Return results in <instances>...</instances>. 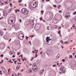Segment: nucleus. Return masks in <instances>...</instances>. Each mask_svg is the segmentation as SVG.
Masks as SVG:
<instances>
[{
    "mask_svg": "<svg viewBox=\"0 0 76 76\" xmlns=\"http://www.w3.org/2000/svg\"><path fill=\"white\" fill-rule=\"evenodd\" d=\"M4 2H2L1 3H0V6H3V5H4Z\"/></svg>",
    "mask_w": 76,
    "mask_h": 76,
    "instance_id": "14",
    "label": "nucleus"
},
{
    "mask_svg": "<svg viewBox=\"0 0 76 76\" xmlns=\"http://www.w3.org/2000/svg\"><path fill=\"white\" fill-rule=\"evenodd\" d=\"M20 66H18L16 67V69H17V70H19V69H20Z\"/></svg>",
    "mask_w": 76,
    "mask_h": 76,
    "instance_id": "11",
    "label": "nucleus"
},
{
    "mask_svg": "<svg viewBox=\"0 0 76 76\" xmlns=\"http://www.w3.org/2000/svg\"><path fill=\"white\" fill-rule=\"evenodd\" d=\"M20 54V52H19V53L18 52L17 53V54H18V56H19V54Z\"/></svg>",
    "mask_w": 76,
    "mask_h": 76,
    "instance_id": "33",
    "label": "nucleus"
},
{
    "mask_svg": "<svg viewBox=\"0 0 76 76\" xmlns=\"http://www.w3.org/2000/svg\"><path fill=\"white\" fill-rule=\"evenodd\" d=\"M8 23L9 24H10V25H12V24H13V23H15V22L9 19L8 20Z\"/></svg>",
    "mask_w": 76,
    "mask_h": 76,
    "instance_id": "6",
    "label": "nucleus"
},
{
    "mask_svg": "<svg viewBox=\"0 0 76 76\" xmlns=\"http://www.w3.org/2000/svg\"><path fill=\"white\" fill-rule=\"evenodd\" d=\"M12 40V39H10L9 40V42H10V41Z\"/></svg>",
    "mask_w": 76,
    "mask_h": 76,
    "instance_id": "42",
    "label": "nucleus"
},
{
    "mask_svg": "<svg viewBox=\"0 0 76 76\" xmlns=\"http://www.w3.org/2000/svg\"><path fill=\"white\" fill-rule=\"evenodd\" d=\"M55 67H56V66H56V64H55V65H53V67H55Z\"/></svg>",
    "mask_w": 76,
    "mask_h": 76,
    "instance_id": "36",
    "label": "nucleus"
},
{
    "mask_svg": "<svg viewBox=\"0 0 76 76\" xmlns=\"http://www.w3.org/2000/svg\"><path fill=\"white\" fill-rule=\"evenodd\" d=\"M42 17L40 18V20H42Z\"/></svg>",
    "mask_w": 76,
    "mask_h": 76,
    "instance_id": "45",
    "label": "nucleus"
},
{
    "mask_svg": "<svg viewBox=\"0 0 76 76\" xmlns=\"http://www.w3.org/2000/svg\"><path fill=\"white\" fill-rule=\"evenodd\" d=\"M13 52H14L13 51V50H10V55L11 56V53H12Z\"/></svg>",
    "mask_w": 76,
    "mask_h": 76,
    "instance_id": "19",
    "label": "nucleus"
},
{
    "mask_svg": "<svg viewBox=\"0 0 76 76\" xmlns=\"http://www.w3.org/2000/svg\"><path fill=\"white\" fill-rule=\"evenodd\" d=\"M35 56H35V57H34L35 58H37L38 57V55H37V54L35 55Z\"/></svg>",
    "mask_w": 76,
    "mask_h": 76,
    "instance_id": "29",
    "label": "nucleus"
},
{
    "mask_svg": "<svg viewBox=\"0 0 76 76\" xmlns=\"http://www.w3.org/2000/svg\"><path fill=\"white\" fill-rule=\"evenodd\" d=\"M3 72H4V74L6 75V71H3Z\"/></svg>",
    "mask_w": 76,
    "mask_h": 76,
    "instance_id": "25",
    "label": "nucleus"
},
{
    "mask_svg": "<svg viewBox=\"0 0 76 76\" xmlns=\"http://www.w3.org/2000/svg\"><path fill=\"white\" fill-rule=\"evenodd\" d=\"M6 59L7 60H9V58H7V57H6Z\"/></svg>",
    "mask_w": 76,
    "mask_h": 76,
    "instance_id": "52",
    "label": "nucleus"
},
{
    "mask_svg": "<svg viewBox=\"0 0 76 76\" xmlns=\"http://www.w3.org/2000/svg\"><path fill=\"white\" fill-rule=\"evenodd\" d=\"M29 42L30 44V45H31V41H29Z\"/></svg>",
    "mask_w": 76,
    "mask_h": 76,
    "instance_id": "54",
    "label": "nucleus"
},
{
    "mask_svg": "<svg viewBox=\"0 0 76 76\" xmlns=\"http://www.w3.org/2000/svg\"><path fill=\"white\" fill-rule=\"evenodd\" d=\"M73 58V57H72V55H70L69 56V58Z\"/></svg>",
    "mask_w": 76,
    "mask_h": 76,
    "instance_id": "23",
    "label": "nucleus"
},
{
    "mask_svg": "<svg viewBox=\"0 0 76 76\" xmlns=\"http://www.w3.org/2000/svg\"><path fill=\"white\" fill-rule=\"evenodd\" d=\"M41 12L42 13V15H43V14L44 13V11H41Z\"/></svg>",
    "mask_w": 76,
    "mask_h": 76,
    "instance_id": "32",
    "label": "nucleus"
},
{
    "mask_svg": "<svg viewBox=\"0 0 76 76\" xmlns=\"http://www.w3.org/2000/svg\"><path fill=\"white\" fill-rule=\"evenodd\" d=\"M10 6H12V4H11V3H10Z\"/></svg>",
    "mask_w": 76,
    "mask_h": 76,
    "instance_id": "58",
    "label": "nucleus"
},
{
    "mask_svg": "<svg viewBox=\"0 0 76 76\" xmlns=\"http://www.w3.org/2000/svg\"><path fill=\"white\" fill-rule=\"evenodd\" d=\"M61 69H61V68H60V70H61V72H62V71H61Z\"/></svg>",
    "mask_w": 76,
    "mask_h": 76,
    "instance_id": "55",
    "label": "nucleus"
},
{
    "mask_svg": "<svg viewBox=\"0 0 76 76\" xmlns=\"http://www.w3.org/2000/svg\"><path fill=\"white\" fill-rule=\"evenodd\" d=\"M28 72L29 73H32V69H31V68H29L28 69Z\"/></svg>",
    "mask_w": 76,
    "mask_h": 76,
    "instance_id": "10",
    "label": "nucleus"
},
{
    "mask_svg": "<svg viewBox=\"0 0 76 76\" xmlns=\"http://www.w3.org/2000/svg\"><path fill=\"white\" fill-rule=\"evenodd\" d=\"M21 1H22V0H20V1H19V2H21Z\"/></svg>",
    "mask_w": 76,
    "mask_h": 76,
    "instance_id": "63",
    "label": "nucleus"
},
{
    "mask_svg": "<svg viewBox=\"0 0 76 76\" xmlns=\"http://www.w3.org/2000/svg\"><path fill=\"white\" fill-rule=\"evenodd\" d=\"M22 56H23V55H21V56H20V57H21V58H23V57H22Z\"/></svg>",
    "mask_w": 76,
    "mask_h": 76,
    "instance_id": "51",
    "label": "nucleus"
},
{
    "mask_svg": "<svg viewBox=\"0 0 76 76\" xmlns=\"http://www.w3.org/2000/svg\"><path fill=\"white\" fill-rule=\"evenodd\" d=\"M49 42V40H48V42H47V40H46V44H48Z\"/></svg>",
    "mask_w": 76,
    "mask_h": 76,
    "instance_id": "30",
    "label": "nucleus"
},
{
    "mask_svg": "<svg viewBox=\"0 0 76 76\" xmlns=\"http://www.w3.org/2000/svg\"><path fill=\"white\" fill-rule=\"evenodd\" d=\"M31 5L32 7L35 8L38 6V2L33 1L31 2Z\"/></svg>",
    "mask_w": 76,
    "mask_h": 76,
    "instance_id": "2",
    "label": "nucleus"
},
{
    "mask_svg": "<svg viewBox=\"0 0 76 76\" xmlns=\"http://www.w3.org/2000/svg\"><path fill=\"white\" fill-rule=\"evenodd\" d=\"M2 71L3 72H4V71H6V69H5L4 70H3Z\"/></svg>",
    "mask_w": 76,
    "mask_h": 76,
    "instance_id": "57",
    "label": "nucleus"
},
{
    "mask_svg": "<svg viewBox=\"0 0 76 76\" xmlns=\"http://www.w3.org/2000/svg\"><path fill=\"white\" fill-rule=\"evenodd\" d=\"M50 0H46V1L47 2V1H50Z\"/></svg>",
    "mask_w": 76,
    "mask_h": 76,
    "instance_id": "48",
    "label": "nucleus"
},
{
    "mask_svg": "<svg viewBox=\"0 0 76 76\" xmlns=\"http://www.w3.org/2000/svg\"><path fill=\"white\" fill-rule=\"evenodd\" d=\"M64 68H65V67H64V66H63V67L61 69V71L62 72H63V69H64Z\"/></svg>",
    "mask_w": 76,
    "mask_h": 76,
    "instance_id": "20",
    "label": "nucleus"
},
{
    "mask_svg": "<svg viewBox=\"0 0 76 76\" xmlns=\"http://www.w3.org/2000/svg\"><path fill=\"white\" fill-rule=\"evenodd\" d=\"M74 19L75 21H76V16L75 18H74Z\"/></svg>",
    "mask_w": 76,
    "mask_h": 76,
    "instance_id": "50",
    "label": "nucleus"
},
{
    "mask_svg": "<svg viewBox=\"0 0 76 76\" xmlns=\"http://www.w3.org/2000/svg\"><path fill=\"white\" fill-rule=\"evenodd\" d=\"M18 37L20 39H23L24 38V35L22 33H20L18 35Z\"/></svg>",
    "mask_w": 76,
    "mask_h": 76,
    "instance_id": "3",
    "label": "nucleus"
},
{
    "mask_svg": "<svg viewBox=\"0 0 76 76\" xmlns=\"http://www.w3.org/2000/svg\"><path fill=\"white\" fill-rule=\"evenodd\" d=\"M19 21L20 22H22V20H21V19H20Z\"/></svg>",
    "mask_w": 76,
    "mask_h": 76,
    "instance_id": "56",
    "label": "nucleus"
},
{
    "mask_svg": "<svg viewBox=\"0 0 76 76\" xmlns=\"http://www.w3.org/2000/svg\"><path fill=\"white\" fill-rule=\"evenodd\" d=\"M31 38H32V37H34V35H31Z\"/></svg>",
    "mask_w": 76,
    "mask_h": 76,
    "instance_id": "46",
    "label": "nucleus"
},
{
    "mask_svg": "<svg viewBox=\"0 0 76 76\" xmlns=\"http://www.w3.org/2000/svg\"><path fill=\"white\" fill-rule=\"evenodd\" d=\"M60 32H61V31L60 30L59 31H58V33L59 34H60Z\"/></svg>",
    "mask_w": 76,
    "mask_h": 76,
    "instance_id": "34",
    "label": "nucleus"
},
{
    "mask_svg": "<svg viewBox=\"0 0 76 76\" xmlns=\"http://www.w3.org/2000/svg\"><path fill=\"white\" fill-rule=\"evenodd\" d=\"M12 9H13V8H12L11 10L9 11V13H11V12L12 11Z\"/></svg>",
    "mask_w": 76,
    "mask_h": 76,
    "instance_id": "21",
    "label": "nucleus"
},
{
    "mask_svg": "<svg viewBox=\"0 0 76 76\" xmlns=\"http://www.w3.org/2000/svg\"><path fill=\"white\" fill-rule=\"evenodd\" d=\"M21 12L22 13H23L24 15H28L29 13V11H28L26 8H25L22 9Z\"/></svg>",
    "mask_w": 76,
    "mask_h": 76,
    "instance_id": "1",
    "label": "nucleus"
},
{
    "mask_svg": "<svg viewBox=\"0 0 76 76\" xmlns=\"http://www.w3.org/2000/svg\"><path fill=\"white\" fill-rule=\"evenodd\" d=\"M26 39H28V38H29V37H27L26 36Z\"/></svg>",
    "mask_w": 76,
    "mask_h": 76,
    "instance_id": "37",
    "label": "nucleus"
},
{
    "mask_svg": "<svg viewBox=\"0 0 76 76\" xmlns=\"http://www.w3.org/2000/svg\"><path fill=\"white\" fill-rule=\"evenodd\" d=\"M15 29L16 30H18V29H19V27H17L15 28Z\"/></svg>",
    "mask_w": 76,
    "mask_h": 76,
    "instance_id": "17",
    "label": "nucleus"
},
{
    "mask_svg": "<svg viewBox=\"0 0 76 76\" xmlns=\"http://www.w3.org/2000/svg\"><path fill=\"white\" fill-rule=\"evenodd\" d=\"M75 58H76V55H75Z\"/></svg>",
    "mask_w": 76,
    "mask_h": 76,
    "instance_id": "64",
    "label": "nucleus"
},
{
    "mask_svg": "<svg viewBox=\"0 0 76 76\" xmlns=\"http://www.w3.org/2000/svg\"><path fill=\"white\" fill-rule=\"evenodd\" d=\"M3 56H4V55H3V54H2V55H1L0 56L1 57H3Z\"/></svg>",
    "mask_w": 76,
    "mask_h": 76,
    "instance_id": "27",
    "label": "nucleus"
},
{
    "mask_svg": "<svg viewBox=\"0 0 76 76\" xmlns=\"http://www.w3.org/2000/svg\"><path fill=\"white\" fill-rule=\"evenodd\" d=\"M3 17H2L1 18H0V20H1V19H3Z\"/></svg>",
    "mask_w": 76,
    "mask_h": 76,
    "instance_id": "43",
    "label": "nucleus"
},
{
    "mask_svg": "<svg viewBox=\"0 0 76 76\" xmlns=\"http://www.w3.org/2000/svg\"><path fill=\"white\" fill-rule=\"evenodd\" d=\"M62 61H63V62H65V60L64 59H62Z\"/></svg>",
    "mask_w": 76,
    "mask_h": 76,
    "instance_id": "35",
    "label": "nucleus"
},
{
    "mask_svg": "<svg viewBox=\"0 0 76 76\" xmlns=\"http://www.w3.org/2000/svg\"><path fill=\"white\" fill-rule=\"evenodd\" d=\"M0 36H1V37H2L3 36V33L1 31H0Z\"/></svg>",
    "mask_w": 76,
    "mask_h": 76,
    "instance_id": "9",
    "label": "nucleus"
},
{
    "mask_svg": "<svg viewBox=\"0 0 76 76\" xmlns=\"http://www.w3.org/2000/svg\"><path fill=\"white\" fill-rule=\"evenodd\" d=\"M36 29H37V31H38V30H39V28L38 27H37L36 28Z\"/></svg>",
    "mask_w": 76,
    "mask_h": 76,
    "instance_id": "24",
    "label": "nucleus"
},
{
    "mask_svg": "<svg viewBox=\"0 0 76 76\" xmlns=\"http://www.w3.org/2000/svg\"><path fill=\"white\" fill-rule=\"evenodd\" d=\"M4 3V1H3V0H1L0 1V3Z\"/></svg>",
    "mask_w": 76,
    "mask_h": 76,
    "instance_id": "16",
    "label": "nucleus"
},
{
    "mask_svg": "<svg viewBox=\"0 0 76 76\" xmlns=\"http://www.w3.org/2000/svg\"><path fill=\"white\" fill-rule=\"evenodd\" d=\"M5 3H6L7 4H8L7 2H4Z\"/></svg>",
    "mask_w": 76,
    "mask_h": 76,
    "instance_id": "53",
    "label": "nucleus"
},
{
    "mask_svg": "<svg viewBox=\"0 0 76 76\" xmlns=\"http://www.w3.org/2000/svg\"><path fill=\"white\" fill-rule=\"evenodd\" d=\"M19 75H21V74L18 73V76H19Z\"/></svg>",
    "mask_w": 76,
    "mask_h": 76,
    "instance_id": "40",
    "label": "nucleus"
},
{
    "mask_svg": "<svg viewBox=\"0 0 76 76\" xmlns=\"http://www.w3.org/2000/svg\"><path fill=\"white\" fill-rule=\"evenodd\" d=\"M15 10V13H17L18 12V11L16 10Z\"/></svg>",
    "mask_w": 76,
    "mask_h": 76,
    "instance_id": "61",
    "label": "nucleus"
},
{
    "mask_svg": "<svg viewBox=\"0 0 76 76\" xmlns=\"http://www.w3.org/2000/svg\"><path fill=\"white\" fill-rule=\"evenodd\" d=\"M11 1H12V0H7V2L9 3H11Z\"/></svg>",
    "mask_w": 76,
    "mask_h": 76,
    "instance_id": "18",
    "label": "nucleus"
},
{
    "mask_svg": "<svg viewBox=\"0 0 76 76\" xmlns=\"http://www.w3.org/2000/svg\"><path fill=\"white\" fill-rule=\"evenodd\" d=\"M73 15H76V12L75 11L74 12V13H73Z\"/></svg>",
    "mask_w": 76,
    "mask_h": 76,
    "instance_id": "28",
    "label": "nucleus"
},
{
    "mask_svg": "<svg viewBox=\"0 0 76 76\" xmlns=\"http://www.w3.org/2000/svg\"><path fill=\"white\" fill-rule=\"evenodd\" d=\"M1 69H2V71H3L4 70H5V68H4V67H2Z\"/></svg>",
    "mask_w": 76,
    "mask_h": 76,
    "instance_id": "22",
    "label": "nucleus"
},
{
    "mask_svg": "<svg viewBox=\"0 0 76 76\" xmlns=\"http://www.w3.org/2000/svg\"><path fill=\"white\" fill-rule=\"evenodd\" d=\"M3 13L4 16H7V12L5 11H3Z\"/></svg>",
    "mask_w": 76,
    "mask_h": 76,
    "instance_id": "8",
    "label": "nucleus"
},
{
    "mask_svg": "<svg viewBox=\"0 0 76 76\" xmlns=\"http://www.w3.org/2000/svg\"><path fill=\"white\" fill-rule=\"evenodd\" d=\"M65 18H66V20H68V19H69V18H70V13H67L65 15Z\"/></svg>",
    "mask_w": 76,
    "mask_h": 76,
    "instance_id": "5",
    "label": "nucleus"
},
{
    "mask_svg": "<svg viewBox=\"0 0 76 76\" xmlns=\"http://www.w3.org/2000/svg\"><path fill=\"white\" fill-rule=\"evenodd\" d=\"M66 60H68V58H66Z\"/></svg>",
    "mask_w": 76,
    "mask_h": 76,
    "instance_id": "60",
    "label": "nucleus"
},
{
    "mask_svg": "<svg viewBox=\"0 0 76 76\" xmlns=\"http://www.w3.org/2000/svg\"><path fill=\"white\" fill-rule=\"evenodd\" d=\"M53 6L54 7H57V6H56V5H53Z\"/></svg>",
    "mask_w": 76,
    "mask_h": 76,
    "instance_id": "26",
    "label": "nucleus"
},
{
    "mask_svg": "<svg viewBox=\"0 0 76 76\" xmlns=\"http://www.w3.org/2000/svg\"><path fill=\"white\" fill-rule=\"evenodd\" d=\"M46 41H47L46 42H48V41H49V38L48 37H47V38H46Z\"/></svg>",
    "mask_w": 76,
    "mask_h": 76,
    "instance_id": "12",
    "label": "nucleus"
},
{
    "mask_svg": "<svg viewBox=\"0 0 76 76\" xmlns=\"http://www.w3.org/2000/svg\"><path fill=\"white\" fill-rule=\"evenodd\" d=\"M60 56V54H58L56 56V59H58V58H59V57Z\"/></svg>",
    "mask_w": 76,
    "mask_h": 76,
    "instance_id": "13",
    "label": "nucleus"
},
{
    "mask_svg": "<svg viewBox=\"0 0 76 76\" xmlns=\"http://www.w3.org/2000/svg\"><path fill=\"white\" fill-rule=\"evenodd\" d=\"M42 74H43V72L41 70L40 72V75H42Z\"/></svg>",
    "mask_w": 76,
    "mask_h": 76,
    "instance_id": "15",
    "label": "nucleus"
},
{
    "mask_svg": "<svg viewBox=\"0 0 76 76\" xmlns=\"http://www.w3.org/2000/svg\"><path fill=\"white\" fill-rule=\"evenodd\" d=\"M61 29V27H59V28H58V29Z\"/></svg>",
    "mask_w": 76,
    "mask_h": 76,
    "instance_id": "44",
    "label": "nucleus"
},
{
    "mask_svg": "<svg viewBox=\"0 0 76 76\" xmlns=\"http://www.w3.org/2000/svg\"><path fill=\"white\" fill-rule=\"evenodd\" d=\"M47 55H48V56H50V53L48 54V53H47Z\"/></svg>",
    "mask_w": 76,
    "mask_h": 76,
    "instance_id": "41",
    "label": "nucleus"
},
{
    "mask_svg": "<svg viewBox=\"0 0 76 76\" xmlns=\"http://www.w3.org/2000/svg\"><path fill=\"white\" fill-rule=\"evenodd\" d=\"M64 66H61V68L62 69L63 68V67Z\"/></svg>",
    "mask_w": 76,
    "mask_h": 76,
    "instance_id": "39",
    "label": "nucleus"
},
{
    "mask_svg": "<svg viewBox=\"0 0 76 76\" xmlns=\"http://www.w3.org/2000/svg\"><path fill=\"white\" fill-rule=\"evenodd\" d=\"M33 70L34 72H37V66L35 64H34L32 67Z\"/></svg>",
    "mask_w": 76,
    "mask_h": 76,
    "instance_id": "4",
    "label": "nucleus"
},
{
    "mask_svg": "<svg viewBox=\"0 0 76 76\" xmlns=\"http://www.w3.org/2000/svg\"><path fill=\"white\" fill-rule=\"evenodd\" d=\"M14 53V52H12V53H11V55H12Z\"/></svg>",
    "mask_w": 76,
    "mask_h": 76,
    "instance_id": "47",
    "label": "nucleus"
},
{
    "mask_svg": "<svg viewBox=\"0 0 76 76\" xmlns=\"http://www.w3.org/2000/svg\"><path fill=\"white\" fill-rule=\"evenodd\" d=\"M58 12H59V13H61V10H59V11H58Z\"/></svg>",
    "mask_w": 76,
    "mask_h": 76,
    "instance_id": "49",
    "label": "nucleus"
},
{
    "mask_svg": "<svg viewBox=\"0 0 76 76\" xmlns=\"http://www.w3.org/2000/svg\"><path fill=\"white\" fill-rule=\"evenodd\" d=\"M15 18L13 17H11L10 18L9 20H11L12 21V22H15Z\"/></svg>",
    "mask_w": 76,
    "mask_h": 76,
    "instance_id": "7",
    "label": "nucleus"
},
{
    "mask_svg": "<svg viewBox=\"0 0 76 76\" xmlns=\"http://www.w3.org/2000/svg\"><path fill=\"white\" fill-rule=\"evenodd\" d=\"M73 56H75V53H73Z\"/></svg>",
    "mask_w": 76,
    "mask_h": 76,
    "instance_id": "59",
    "label": "nucleus"
},
{
    "mask_svg": "<svg viewBox=\"0 0 76 76\" xmlns=\"http://www.w3.org/2000/svg\"><path fill=\"white\" fill-rule=\"evenodd\" d=\"M14 62L15 63V64H16V62H17V61L16 60L15 61H14Z\"/></svg>",
    "mask_w": 76,
    "mask_h": 76,
    "instance_id": "31",
    "label": "nucleus"
},
{
    "mask_svg": "<svg viewBox=\"0 0 76 76\" xmlns=\"http://www.w3.org/2000/svg\"><path fill=\"white\" fill-rule=\"evenodd\" d=\"M43 22H45V20H43Z\"/></svg>",
    "mask_w": 76,
    "mask_h": 76,
    "instance_id": "62",
    "label": "nucleus"
},
{
    "mask_svg": "<svg viewBox=\"0 0 76 76\" xmlns=\"http://www.w3.org/2000/svg\"><path fill=\"white\" fill-rule=\"evenodd\" d=\"M21 60H23V61H25V59H24L23 58H21Z\"/></svg>",
    "mask_w": 76,
    "mask_h": 76,
    "instance_id": "38",
    "label": "nucleus"
}]
</instances>
